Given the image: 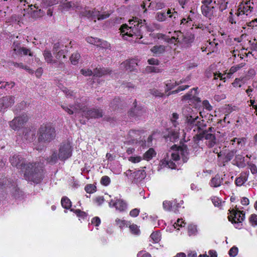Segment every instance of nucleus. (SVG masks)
Here are the masks:
<instances>
[{"mask_svg":"<svg viewBox=\"0 0 257 257\" xmlns=\"http://www.w3.org/2000/svg\"><path fill=\"white\" fill-rule=\"evenodd\" d=\"M25 179L34 183H39L43 177V164L26 161L21 169Z\"/></svg>","mask_w":257,"mask_h":257,"instance_id":"f257e3e1","label":"nucleus"},{"mask_svg":"<svg viewBox=\"0 0 257 257\" xmlns=\"http://www.w3.org/2000/svg\"><path fill=\"white\" fill-rule=\"evenodd\" d=\"M130 26L126 24H123L120 30L122 33H125V35L130 37L134 36L138 38H143L142 28L146 25V21H143L137 17H133L132 19L128 21Z\"/></svg>","mask_w":257,"mask_h":257,"instance_id":"f03ea898","label":"nucleus"},{"mask_svg":"<svg viewBox=\"0 0 257 257\" xmlns=\"http://www.w3.org/2000/svg\"><path fill=\"white\" fill-rule=\"evenodd\" d=\"M55 127L50 123H43L40 126L38 132L39 142L48 143L56 137Z\"/></svg>","mask_w":257,"mask_h":257,"instance_id":"7ed1b4c3","label":"nucleus"},{"mask_svg":"<svg viewBox=\"0 0 257 257\" xmlns=\"http://www.w3.org/2000/svg\"><path fill=\"white\" fill-rule=\"evenodd\" d=\"M3 187L8 190L12 196L16 199L20 198L23 196V192L17 187L16 182L4 178L2 180L0 178V188Z\"/></svg>","mask_w":257,"mask_h":257,"instance_id":"20e7f679","label":"nucleus"},{"mask_svg":"<svg viewBox=\"0 0 257 257\" xmlns=\"http://www.w3.org/2000/svg\"><path fill=\"white\" fill-rule=\"evenodd\" d=\"M202 5L201 7V10L202 14L204 17L209 20H211L216 16V1L213 2L212 0H203L202 1Z\"/></svg>","mask_w":257,"mask_h":257,"instance_id":"39448f33","label":"nucleus"},{"mask_svg":"<svg viewBox=\"0 0 257 257\" xmlns=\"http://www.w3.org/2000/svg\"><path fill=\"white\" fill-rule=\"evenodd\" d=\"M76 111L78 109H80L82 112V115L88 118H98L102 117L103 116L102 110L100 109H88L85 106H82L81 104L77 105V107H74Z\"/></svg>","mask_w":257,"mask_h":257,"instance_id":"423d86ee","label":"nucleus"},{"mask_svg":"<svg viewBox=\"0 0 257 257\" xmlns=\"http://www.w3.org/2000/svg\"><path fill=\"white\" fill-rule=\"evenodd\" d=\"M192 108L190 107H187L183 110V114L186 118L185 122L187 127L190 130L194 127H197V123L199 119L198 116H196L192 113Z\"/></svg>","mask_w":257,"mask_h":257,"instance_id":"0eeeda50","label":"nucleus"},{"mask_svg":"<svg viewBox=\"0 0 257 257\" xmlns=\"http://www.w3.org/2000/svg\"><path fill=\"white\" fill-rule=\"evenodd\" d=\"M208 140L207 146L209 148H212L216 144V137L212 133H208L206 131L201 132L199 134H197L194 139L197 141L202 140L203 139Z\"/></svg>","mask_w":257,"mask_h":257,"instance_id":"6e6552de","label":"nucleus"},{"mask_svg":"<svg viewBox=\"0 0 257 257\" xmlns=\"http://www.w3.org/2000/svg\"><path fill=\"white\" fill-rule=\"evenodd\" d=\"M72 149L68 142L62 143L59 148L58 157L61 160H65L71 156Z\"/></svg>","mask_w":257,"mask_h":257,"instance_id":"1a4fd4ad","label":"nucleus"},{"mask_svg":"<svg viewBox=\"0 0 257 257\" xmlns=\"http://www.w3.org/2000/svg\"><path fill=\"white\" fill-rule=\"evenodd\" d=\"M133 105L134 106L128 112L130 117L139 119L146 113V110L143 107L137 105L136 100L134 102Z\"/></svg>","mask_w":257,"mask_h":257,"instance_id":"9d476101","label":"nucleus"},{"mask_svg":"<svg viewBox=\"0 0 257 257\" xmlns=\"http://www.w3.org/2000/svg\"><path fill=\"white\" fill-rule=\"evenodd\" d=\"M175 35L171 38L170 42H177L180 44H189L192 42L191 36L189 34L184 35L180 31H175Z\"/></svg>","mask_w":257,"mask_h":257,"instance_id":"9b49d317","label":"nucleus"},{"mask_svg":"<svg viewBox=\"0 0 257 257\" xmlns=\"http://www.w3.org/2000/svg\"><path fill=\"white\" fill-rule=\"evenodd\" d=\"M12 49L14 53L17 55H27L33 56V53L30 49L21 47V43L19 41H15L12 46Z\"/></svg>","mask_w":257,"mask_h":257,"instance_id":"f8f14e48","label":"nucleus"},{"mask_svg":"<svg viewBox=\"0 0 257 257\" xmlns=\"http://www.w3.org/2000/svg\"><path fill=\"white\" fill-rule=\"evenodd\" d=\"M230 215L228 216V219L232 223H241L245 218V213L238 209L229 210Z\"/></svg>","mask_w":257,"mask_h":257,"instance_id":"ddd939ff","label":"nucleus"},{"mask_svg":"<svg viewBox=\"0 0 257 257\" xmlns=\"http://www.w3.org/2000/svg\"><path fill=\"white\" fill-rule=\"evenodd\" d=\"M15 97L13 95H6L0 98V111L6 110L11 107L15 103Z\"/></svg>","mask_w":257,"mask_h":257,"instance_id":"4468645a","label":"nucleus"},{"mask_svg":"<svg viewBox=\"0 0 257 257\" xmlns=\"http://www.w3.org/2000/svg\"><path fill=\"white\" fill-rule=\"evenodd\" d=\"M9 161L13 167L21 170L26 160L21 155L15 154L10 157Z\"/></svg>","mask_w":257,"mask_h":257,"instance_id":"2eb2a0df","label":"nucleus"},{"mask_svg":"<svg viewBox=\"0 0 257 257\" xmlns=\"http://www.w3.org/2000/svg\"><path fill=\"white\" fill-rule=\"evenodd\" d=\"M138 65L137 60L135 59H127L121 63V67L125 70L132 71H136V67Z\"/></svg>","mask_w":257,"mask_h":257,"instance_id":"dca6fc26","label":"nucleus"},{"mask_svg":"<svg viewBox=\"0 0 257 257\" xmlns=\"http://www.w3.org/2000/svg\"><path fill=\"white\" fill-rule=\"evenodd\" d=\"M127 203L124 200L115 198V202H113L112 204V206H114L116 210L119 211H125L127 208Z\"/></svg>","mask_w":257,"mask_h":257,"instance_id":"f3484780","label":"nucleus"},{"mask_svg":"<svg viewBox=\"0 0 257 257\" xmlns=\"http://www.w3.org/2000/svg\"><path fill=\"white\" fill-rule=\"evenodd\" d=\"M178 151L181 155L184 163H186L189 159V152L188 148L186 145H183L178 147Z\"/></svg>","mask_w":257,"mask_h":257,"instance_id":"a211bd4d","label":"nucleus"},{"mask_svg":"<svg viewBox=\"0 0 257 257\" xmlns=\"http://www.w3.org/2000/svg\"><path fill=\"white\" fill-rule=\"evenodd\" d=\"M28 117L27 114H23L22 115L20 116H18L16 117H15L12 120V125L14 123H16L17 122H18V123H19V124L21 125V127L23 126V125L28 121Z\"/></svg>","mask_w":257,"mask_h":257,"instance_id":"6ab92c4d","label":"nucleus"},{"mask_svg":"<svg viewBox=\"0 0 257 257\" xmlns=\"http://www.w3.org/2000/svg\"><path fill=\"white\" fill-rule=\"evenodd\" d=\"M234 165H236L239 168H244L246 165L245 163L244 157L242 155H236L233 160Z\"/></svg>","mask_w":257,"mask_h":257,"instance_id":"aec40b11","label":"nucleus"},{"mask_svg":"<svg viewBox=\"0 0 257 257\" xmlns=\"http://www.w3.org/2000/svg\"><path fill=\"white\" fill-rule=\"evenodd\" d=\"M164 138L165 139L169 138L171 142H174L179 138V134L177 131L170 129L168 131V135L164 136Z\"/></svg>","mask_w":257,"mask_h":257,"instance_id":"412c9836","label":"nucleus"},{"mask_svg":"<svg viewBox=\"0 0 257 257\" xmlns=\"http://www.w3.org/2000/svg\"><path fill=\"white\" fill-rule=\"evenodd\" d=\"M110 70L108 68H96L93 71V75L96 77H101L103 75L109 74Z\"/></svg>","mask_w":257,"mask_h":257,"instance_id":"4be33fe9","label":"nucleus"},{"mask_svg":"<svg viewBox=\"0 0 257 257\" xmlns=\"http://www.w3.org/2000/svg\"><path fill=\"white\" fill-rule=\"evenodd\" d=\"M222 182L223 178H221L219 175L217 174L211 179L210 182V185L211 187H217L220 186Z\"/></svg>","mask_w":257,"mask_h":257,"instance_id":"5701e85b","label":"nucleus"},{"mask_svg":"<svg viewBox=\"0 0 257 257\" xmlns=\"http://www.w3.org/2000/svg\"><path fill=\"white\" fill-rule=\"evenodd\" d=\"M248 175V172L241 173L240 176L237 178L235 180L236 185L238 186L243 185L247 181Z\"/></svg>","mask_w":257,"mask_h":257,"instance_id":"b1692460","label":"nucleus"},{"mask_svg":"<svg viewBox=\"0 0 257 257\" xmlns=\"http://www.w3.org/2000/svg\"><path fill=\"white\" fill-rule=\"evenodd\" d=\"M62 10L63 11H69L71 9H72L73 10H79L80 7L79 6H77L74 3L69 2H66L62 4Z\"/></svg>","mask_w":257,"mask_h":257,"instance_id":"393cba45","label":"nucleus"},{"mask_svg":"<svg viewBox=\"0 0 257 257\" xmlns=\"http://www.w3.org/2000/svg\"><path fill=\"white\" fill-rule=\"evenodd\" d=\"M206 124L204 123V120L203 119H201L200 118L198 119L197 123V127L194 130V131H197V134L200 133L201 132H203L205 130L206 127Z\"/></svg>","mask_w":257,"mask_h":257,"instance_id":"a878e982","label":"nucleus"},{"mask_svg":"<svg viewBox=\"0 0 257 257\" xmlns=\"http://www.w3.org/2000/svg\"><path fill=\"white\" fill-rule=\"evenodd\" d=\"M79 103L70 105L69 106H67L65 105H61V107L64 109L65 111H66L69 114H72L74 113L79 112V111H80V109H78L76 112V109L74 108V107H77V105Z\"/></svg>","mask_w":257,"mask_h":257,"instance_id":"bb28decb","label":"nucleus"},{"mask_svg":"<svg viewBox=\"0 0 257 257\" xmlns=\"http://www.w3.org/2000/svg\"><path fill=\"white\" fill-rule=\"evenodd\" d=\"M151 50L156 56H160L165 51V47L163 45H156L153 47Z\"/></svg>","mask_w":257,"mask_h":257,"instance_id":"cd10ccee","label":"nucleus"},{"mask_svg":"<svg viewBox=\"0 0 257 257\" xmlns=\"http://www.w3.org/2000/svg\"><path fill=\"white\" fill-rule=\"evenodd\" d=\"M236 152L237 151L236 150L229 151L224 157L222 166H225V163H228L232 160Z\"/></svg>","mask_w":257,"mask_h":257,"instance_id":"c85d7f7f","label":"nucleus"},{"mask_svg":"<svg viewBox=\"0 0 257 257\" xmlns=\"http://www.w3.org/2000/svg\"><path fill=\"white\" fill-rule=\"evenodd\" d=\"M43 55L45 60L49 63H56V60L53 59L52 55L50 51L45 50L43 53Z\"/></svg>","mask_w":257,"mask_h":257,"instance_id":"c756f323","label":"nucleus"},{"mask_svg":"<svg viewBox=\"0 0 257 257\" xmlns=\"http://www.w3.org/2000/svg\"><path fill=\"white\" fill-rule=\"evenodd\" d=\"M82 17H85L88 18L94 19L95 15V11H90L89 10H84L81 12L80 14Z\"/></svg>","mask_w":257,"mask_h":257,"instance_id":"7c9ffc66","label":"nucleus"},{"mask_svg":"<svg viewBox=\"0 0 257 257\" xmlns=\"http://www.w3.org/2000/svg\"><path fill=\"white\" fill-rule=\"evenodd\" d=\"M32 7H33L32 5L30 6L31 10H32ZM34 7L36 9V10H35L33 12L35 17H41L44 15L45 13L41 9H39V7L37 5V4H35L34 5Z\"/></svg>","mask_w":257,"mask_h":257,"instance_id":"2f4dec72","label":"nucleus"},{"mask_svg":"<svg viewBox=\"0 0 257 257\" xmlns=\"http://www.w3.org/2000/svg\"><path fill=\"white\" fill-rule=\"evenodd\" d=\"M12 64H13L15 67H19L20 68L24 69L26 70L30 74L34 73V70H33L32 69L30 68V67H29L28 66L24 65L22 63H18L17 62H12Z\"/></svg>","mask_w":257,"mask_h":257,"instance_id":"473e14b6","label":"nucleus"},{"mask_svg":"<svg viewBox=\"0 0 257 257\" xmlns=\"http://www.w3.org/2000/svg\"><path fill=\"white\" fill-rule=\"evenodd\" d=\"M156 155V152L154 149L150 148L144 155V159L147 160L151 159Z\"/></svg>","mask_w":257,"mask_h":257,"instance_id":"72a5a7b5","label":"nucleus"},{"mask_svg":"<svg viewBox=\"0 0 257 257\" xmlns=\"http://www.w3.org/2000/svg\"><path fill=\"white\" fill-rule=\"evenodd\" d=\"M61 204L65 209H69L71 206V202L67 197H63L61 199Z\"/></svg>","mask_w":257,"mask_h":257,"instance_id":"f704fd0d","label":"nucleus"},{"mask_svg":"<svg viewBox=\"0 0 257 257\" xmlns=\"http://www.w3.org/2000/svg\"><path fill=\"white\" fill-rule=\"evenodd\" d=\"M188 232L189 236L196 235L197 232L196 225L193 224L189 225L188 227Z\"/></svg>","mask_w":257,"mask_h":257,"instance_id":"c9c22d12","label":"nucleus"},{"mask_svg":"<svg viewBox=\"0 0 257 257\" xmlns=\"http://www.w3.org/2000/svg\"><path fill=\"white\" fill-rule=\"evenodd\" d=\"M80 58V55L78 53H74L70 57L71 62L73 65H76Z\"/></svg>","mask_w":257,"mask_h":257,"instance_id":"e433bc0d","label":"nucleus"},{"mask_svg":"<svg viewBox=\"0 0 257 257\" xmlns=\"http://www.w3.org/2000/svg\"><path fill=\"white\" fill-rule=\"evenodd\" d=\"M109 14L104 13L101 14L99 11H95V18H97L98 20H102L108 18Z\"/></svg>","mask_w":257,"mask_h":257,"instance_id":"4c0bfd02","label":"nucleus"},{"mask_svg":"<svg viewBox=\"0 0 257 257\" xmlns=\"http://www.w3.org/2000/svg\"><path fill=\"white\" fill-rule=\"evenodd\" d=\"M179 83H177V82L172 83L171 80L168 81L166 84L165 91H168L174 88L176 86L179 85Z\"/></svg>","mask_w":257,"mask_h":257,"instance_id":"58836bf2","label":"nucleus"},{"mask_svg":"<svg viewBox=\"0 0 257 257\" xmlns=\"http://www.w3.org/2000/svg\"><path fill=\"white\" fill-rule=\"evenodd\" d=\"M228 2L226 0H219L218 4L219 5V10L221 12L225 10L227 8Z\"/></svg>","mask_w":257,"mask_h":257,"instance_id":"ea45409f","label":"nucleus"},{"mask_svg":"<svg viewBox=\"0 0 257 257\" xmlns=\"http://www.w3.org/2000/svg\"><path fill=\"white\" fill-rule=\"evenodd\" d=\"M253 9V7L250 6H243L242 7L240 6L238 8V10H241V12L243 14L247 13L248 12H251Z\"/></svg>","mask_w":257,"mask_h":257,"instance_id":"a19ab883","label":"nucleus"},{"mask_svg":"<svg viewBox=\"0 0 257 257\" xmlns=\"http://www.w3.org/2000/svg\"><path fill=\"white\" fill-rule=\"evenodd\" d=\"M57 154L54 152L49 158H48L47 162L51 164H55L57 160Z\"/></svg>","mask_w":257,"mask_h":257,"instance_id":"79ce46f5","label":"nucleus"},{"mask_svg":"<svg viewBox=\"0 0 257 257\" xmlns=\"http://www.w3.org/2000/svg\"><path fill=\"white\" fill-rule=\"evenodd\" d=\"M150 237L155 243H157L160 240V235L159 232H154L151 234Z\"/></svg>","mask_w":257,"mask_h":257,"instance_id":"37998d69","label":"nucleus"},{"mask_svg":"<svg viewBox=\"0 0 257 257\" xmlns=\"http://www.w3.org/2000/svg\"><path fill=\"white\" fill-rule=\"evenodd\" d=\"M86 40L88 43L95 46H97L98 43L99 42V39L92 37H87Z\"/></svg>","mask_w":257,"mask_h":257,"instance_id":"c03bdc74","label":"nucleus"},{"mask_svg":"<svg viewBox=\"0 0 257 257\" xmlns=\"http://www.w3.org/2000/svg\"><path fill=\"white\" fill-rule=\"evenodd\" d=\"M97 46L104 49H108L110 47V45L106 41H103L99 39V42L98 43Z\"/></svg>","mask_w":257,"mask_h":257,"instance_id":"a18cd8bd","label":"nucleus"},{"mask_svg":"<svg viewBox=\"0 0 257 257\" xmlns=\"http://www.w3.org/2000/svg\"><path fill=\"white\" fill-rule=\"evenodd\" d=\"M34 136V134L33 132L27 131V132L25 133L24 138L26 140L31 141L33 140Z\"/></svg>","mask_w":257,"mask_h":257,"instance_id":"49530a36","label":"nucleus"},{"mask_svg":"<svg viewBox=\"0 0 257 257\" xmlns=\"http://www.w3.org/2000/svg\"><path fill=\"white\" fill-rule=\"evenodd\" d=\"M146 71L149 73H160L161 72V70L154 66H147L146 68Z\"/></svg>","mask_w":257,"mask_h":257,"instance_id":"de8ad7c7","label":"nucleus"},{"mask_svg":"<svg viewBox=\"0 0 257 257\" xmlns=\"http://www.w3.org/2000/svg\"><path fill=\"white\" fill-rule=\"evenodd\" d=\"M70 210L71 211H74V212L77 215V216H78L79 217L84 218L87 216V214L86 212L82 211L80 210V209L74 210V209H71Z\"/></svg>","mask_w":257,"mask_h":257,"instance_id":"09e8293b","label":"nucleus"},{"mask_svg":"<svg viewBox=\"0 0 257 257\" xmlns=\"http://www.w3.org/2000/svg\"><path fill=\"white\" fill-rule=\"evenodd\" d=\"M156 18L160 22L164 21L166 19V14L165 13H158Z\"/></svg>","mask_w":257,"mask_h":257,"instance_id":"8fccbe9b","label":"nucleus"},{"mask_svg":"<svg viewBox=\"0 0 257 257\" xmlns=\"http://www.w3.org/2000/svg\"><path fill=\"white\" fill-rule=\"evenodd\" d=\"M244 63H240L235 66H232L230 69V72L231 73H233L238 71L241 68L244 66Z\"/></svg>","mask_w":257,"mask_h":257,"instance_id":"3c124183","label":"nucleus"},{"mask_svg":"<svg viewBox=\"0 0 257 257\" xmlns=\"http://www.w3.org/2000/svg\"><path fill=\"white\" fill-rule=\"evenodd\" d=\"M238 248L235 246L231 247L229 250V255L232 257H235L238 253Z\"/></svg>","mask_w":257,"mask_h":257,"instance_id":"603ef678","label":"nucleus"},{"mask_svg":"<svg viewBox=\"0 0 257 257\" xmlns=\"http://www.w3.org/2000/svg\"><path fill=\"white\" fill-rule=\"evenodd\" d=\"M150 93L155 96L162 97L164 95V94L163 93H161L159 90L156 89H150Z\"/></svg>","mask_w":257,"mask_h":257,"instance_id":"864d4df0","label":"nucleus"},{"mask_svg":"<svg viewBox=\"0 0 257 257\" xmlns=\"http://www.w3.org/2000/svg\"><path fill=\"white\" fill-rule=\"evenodd\" d=\"M143 172L141 171L140 170H138L137 171L134 172L133 173H131V174L133 175V177H134L135 178H136L137 176L139 175V177L137 178V179H142L144 178V175H143Z\"/></svg>","mask_w":257,"mask_h":257,"instance_id":"5fc2aeb1","label":"nucleus"},{"mask_svg":"<svg viewBox=\"0 0 257 257\" xmlns=\"http://www.w3.org/2000/svg\"><path fill=\"white\" fill-rule=\"evenodd\" d=\"M96 187L92 184H88L85 187V190L87 193H92L95 191Z\"/></svg>","mask_w":257,"mask_h":257,"instance_id":"6e6d98bb","label":"nucleus"},{"mask_svg":"<svg viewBox=\"0 0 257 257\" xmlns=\"http://www.w3.org/2000/svg\"><path fill=\"white\" fill-rule=\"evenodd\" d=\"M54 55H55L56 58L59 60H62L61 57L64 59L66 58V56L64 54V51L63 50H59L57 52L55 53Z\"/></svg>","mask_w":257,"mask_h":257,"instance_id":"4d7b16f0","label":"nucleus"},{"mask_svg":"<svg viewBox=\"0 0 257 257\" xmlns=\"http://www.w3.org/2000/svg\"><path fill=\"white\" fill-rule=\"evenodd\" d=\"M100 182L102 185L107 186L110 182V179L108 176H104L101 178Z\"/></svg>","mask_w":257,"mask_h":257,"instance_id":"13d9d810","label":"nucleus"},{"mask_svg":"<svg viewBox=\"0 0 257 257\" xmlns=\"http://www.w3.org/2000/svg\"><path fill=\"white\" fill-rule=\"evenodd\" d=\"M130 229L131 231L135 234H138L140 231L138 226L136 224H133L130 225Z\"/></svg>","mask_w":257,"mask_h":257,"instance_id":"bf43d9fd","label":"nucleus"},{"mask_svg":"<svg viewBox=\"0 0 257 257\" xmlns=\"http://www.w3.org/2000/svg\"><path fill=\"white\" fill-rule=\"evenodd\" d=\"M248 166L252 174L254 175L257 174V167L255 165L252 163H248Z\"/></svg>","mask_w":257,"mask_h":257,"instance_id":"052dcab7","label":"nucleus"},{"mask_svg":"<svg viewBox=\"0 0 257 257\" xmlns=\"http://www.w3.org/2000/svg\"><path fill=\"white\" fill-rule=\"evenodd\" d=\"M249 221L252 225H257V215L255 214L251 215L249 218Z\"/></svg>","mask_w":257,"mask_h":257,"instance_id":"680f3d73","label":"nucleus"},{"mask_svg":"<svg viewBox=\"0 0 257 257\" xmlns=\"http://www.w3.org/2000/svg\"><path fill=\"white\" fill-rule=\"evenodd\" d=\"M81 73L82 74L85 76H91L93 74V72H92L91 70L89 69H81Z\"/></svg>","mask_w":257,"mask_h":257,"instance_id":"e2e57ef3","label":"nucleus"},{"mask_svg":"<svg viewBox=\"0 0 257 257\" xmlns=\"http://www.w3.org/2000/svg\"><path fill=\"white\" fill-rule=\"evenodd\" d=\"M163 207L165 210H171L172 208V203L169 201H164L163 204Z\"/></svg>","mask_w":257,"mask_h":257,"instance_id":"0e129e2a","label":"nucleus"},{"mask_svg":"<svg viewBox=\"0 0 257 257\" xmlns=\"http://www.w3.org/2000/svg\"><path fill=\"white\" fill-rule=\"evenodd\" d=\"M139 212V209L137 208H135L130 211V215L133 217H136L138 216Z\"/></svg>","mask_w":257,"mask_h":257,"instance_id":"69168bd1","label":"nucleus"},{"mask_svg":"<svg viewBox=\"0 0 257 257\" xmlns=\"http://www.w3.org/2000/svg\"><path fill=\"white\" fill-rule=\"evenodd\" d=\"M251 43V49L252 50L257 51V41H256V39H254L252 42L251 41L249 42Z\"/></svg>","mask_w":257,"mask_h":257,"instance_id":"338daca9","label":"nucleus"},{"mask_svg":"<svg viewBox=\"0 0 257 257\" xmlns=\"http://www.w3.org/2000/svg\"><path fill=\"white\" fill-rule=\"evenodd\" d=\"M138 257H151V255L150 253L148 252L143 253V251H141L139 252L137 254Z\"/></svg>","mask_w":257,"mask_h":257,"instance_id":"774afa93","label":"nucleus"}]
</instances>
